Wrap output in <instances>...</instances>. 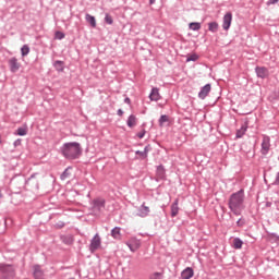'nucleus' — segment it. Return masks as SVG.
Wrapping results in <instances>:
<instances>
[{
    "mask_svg": "<svg viewBox=\"0 0 279 279\" xmlns=\"http://www.w3.org/2000/svg\"><path fill=\"white\" fill-rule=\"evenodd\" d=\"M229 210L235 215V217H240L243 210H245V191L239 190L238 192L230 195L228 201Z\"/></svg>",
    "mask_w": 279,
    "mask_h": 279,
    "instance_id": "1",
    "label": "nucleus"
},
{
    "mask_svg": "<svg viewBox=\"0 0 279 279\" xmlns=\"http://www.w3.org/2000/svg\"><path fill=\"white\" fill-rule=\"evenodd\" d=\"M60 151L66 160H77L82 156V145L77 142L64 143Z\"/></svg>",
    "mask_w": 279,
    "mask_h": 279,
    "instance_id": "2",
    "label": "nucleus"
},
{
    "mask_svg": "<svg viewBox=\"0 0 279 279\" xmlns=\"http://www.w3.org/2000/svg\"><path fill=\"white\" fill-rule=\"evenodd\" d=\"M14 275L12 265L0 264V279H12Z\"/></svg>",
    "mask_w": 279,
    "mask_h": 279,
    "instance_id": "3",
    "label": "nucleus"
},
{
    "mask_svg": "<svg viewBox=\"0 0 279 279\" xmlns=\"http://www.w3.org/2000/svg\"><path fill=\"white\" fill-rule=\"evenodd\" d=\"M89 204L94 213H101L106 208V199L102 197L94 198Z\"/></svg>",
    "mask_w": 279,
    "mask_h": 279,
    "instance_id": "4",
    "label": "nucleus"
},
{
    "mask_svg": "<svg viewBox=\"0 0 279 279\" xmlns=\"http://www.w3.org/2000/svg\"><path fill=\"white\" fill-rule=\"evenodd\" d=\"M270 149H271V137H269V135H263L262 149H260L262 156H267Z\"/></svg>",
    "mask_w": 279,
    "mask_h": 279,
    "instance_id": "5",
    "label": "nucleus"
},
{
    "mask_svg": "<svg viewBox=\"0 0 279 279\" xmlns=\"http://www.w3.org/2000/svg\"><path fill=\"white\" fill-rule=\"evenodd\" d=\"M98 247H101V238L99 236L98 233H96L90 241L89 252H92L93 254L94 252H97Z\"/></svg>",
    "mask_w": 279,
    "mask_h": 279,
    "instance_id": "6",
    "label": "nucleus"
},
{
    "mask_svg": "<svg viewBox=\"0 0 279 279\" xmlns=\"http://www.w3.org/2000/svg\"><path fill=\"white\" fill-rule=\"evenodd\" d=\"M9 69L11 73H17L19 69H21V63H19V59H16V57L9 59Z\"/></svg>",
    "mask_w": 279,
    "mask_h": 279,
    "instance_id": "7",
    "label": "nucleus"
},
{
    "mask_svg": "<svg viewBox=\"0 0 279 279\" xmlns=\"http://www.w3.org/2000/svg\"><path fill=\"white\" fill-rule=\"evenodd\" d=\"M255 73H256L257 77H260V80H265V78L269 77V70L265 66H256Z\"/></svg>",
    "mask_w": 279,
    "mask_h": 279,
    "instance_id": "8",
    "label": "nucleus"
},
{
    "mask_svg": "<svg viewBox=\"0 0 279 279\" xmlns=\"http://www.w3.org/2000/svg\"><path fill=\"white\" fill-rule=\"evenodd\" d=\"M150 209L149 207L145 206V203H143L138 208H137V217H141L142 219H145V217H149Z\"/></svg>",
    "mask_w": 279,
    "mask_h": 279,
    "instance_id": "9",
    "label": "nucleus"
},
{
    "mask_svg": "<svg viewBox=\"0 0 279 279\" xmlns=\"http://www.w3.org/2000/svg\"><path fill=\"white\" fill-rule=\"evenodd\" d=\"M232 25V14L228 12L225 14L223 20H222V28L228 32L230 29V26Z\"/></svg>",
    "mask_w": 279,
    "mask_h": 279,
    "instance_id": "10",
    "label": "nucleus"
},
{
    "mask_svg": "<svg viewBox=\"0 0 279 279\" xmlns=\"http://www.w3.org/2000/svg\"><path fill=\"white\" fill-rule=\"evenodd\" d=\"M210 89H211L210 84H206L205 86H203L198 93V98L206 99L210 94Z\"/></svg>",
    "mask_w": 279,
    "mask_h": 279,
    "instance_id": "11",
    "label": "nucleus"
},
{
    "mask_svg": "<svg viewBox=\"0 0 279 279\" xmlns=\"http://www.w3.org/2000/svg\"><path fill=\"white\" fill-rule=\"evenodd\" d=\"M34 271H33V276L35 279H43L45 278V272L43 271V268H40V265H35L33 267Z\"/></svg>",
    "mask_w": 279,
    "mask_h": 279,
    "instance_id": "12",
    "label": "nucleus"
},
{
    "mask_svg": "<svg viewBox=\"0 0 279 279\" xmlns=\"http://www.w3.org/2000/svg\"><path fill=\"white\" fill-rule=\"evenodd\" d=\"M193 276H195V271H194L193 268H191V267L185 268V269L181 272V278H182V279H191V278H193Z\"/></svg>",
    "mask_w": 279,
    "mask_h": 279,
    "instance_id": "13",
    "label": "nucleus"
},
{
    "mask_svg": "<svg viewBox=\"0 0 279 279\" xmlns=\"http://www.w3.org/2000/svg\"><path fill=\"white\" fill-rule=\"evenodd\" d=\"M150 101H160V93L157 87H154L149 94Z\"/></svg>",
    "mask_w": 279,
    "mask_h": 279,
    "instance_id": "14",
    "label": "nucleus"
},
{
    "mask_svg": "<svg viewBox=\"0 0 279 279\" xmlns=\"http://www.w3.org/2000/svg\"><path fill=\"white\" fill-rule=\"evenodd\" d=\"M179 201L175 199L171 205V217H178V214L180 213V207L178 206Z\"/></svg>",
    "mask_w": 279,
    "mask_h": 279,
    "instance_id": "15",
    "label": "nucleus"
},
{
    "mask_svg": "<svg viewBox=\"0 0 279 279\" xmlns=\"http://www.w3.org/2000/svg\"><path fill=\"white\" fill-rule=\"evenodd\" d=\"M111 236L116 239V241H121V229L120 227H116L111 230Z\"/></svg>",
    "mask_w": 279,
    "mask_h": 279,
    "instance_id": "16",
    "label": "nucleus"
},
{
    "mask_svg": "<svg viewBox=\"0 0 279 279\" xmlns=\"http://www.w3.org/2000/svg\"><path fill=\"white\" fill-rule=\"evenodd\" d=\"M245 132H247V124H243L241 129H239L235 133L236 138H243L245 136Z\"/></svg>",
    "mask_w": 279,
    "mask_h": 279,
    "instance_id": "17",
    "label": "nucleus"
},
{
    "mask_svg": "<svg viewBox=\"0 0 279 279\" xmlns=\"http://www.w3.org/2000/svg\"><path fill=\"white\" fill-rule=\"evenodd\" d=\"M156 175L158 180H165V166L160 165L157 167Z\"/></svg>",
    "mask_w": 279,
    "mask_h": 279,
    "instance_id": "18",
    "label": "nucleus"
},
{
    "mask_svg": "<svg viewBox=\"0 0 279 279\" xmlns=\"http://www.w3.org/2000/svg\"><path fill=\"white\" fill-rule=\"evenodd\" d=\"M85 20H86V22L87 23H89V25L92 26V27H97V20L95 19V16H93V15H90V14H86L85 15Z\"/></svg>",
    "mask_w": 279,
    "mask_h": 279,
    "instance_id": "19",
    "label": "nucleus"
},
{
    "mask_svg": "<svg viewBox=\"0 0 279 279\" xmlns=\"http://www.w3.org/2000/svg\"><path fill=\"white\" fill-rule=\"evenodd\" d=\"M53 66L56 71L62 72L64 71V61L57 60L54 61Z\"/></svg>",
    "mask_w": 279,
    "mask_h": 279,
    "instance_id": "20",
    "label": "nucleus"
},
{
    "mask_svg": "<svg viewBox=\"0 0 279 279\" xmlns=\"http://www.w3.org/2000/svg\"><path fill=\"white\" fill-rule=\"evenodd\" d=\"M126 124H128V128H134V125H136V116L134 114L129 116Z\"/></svg>",
    "mask_w": 279,
    "mask_h": 279,
    "instance_id": "21",
    "label": "nucleus"
},
{
    "mask_svg": "<svg viewBox=\"0 0 279 279\" xmlns=\"http://www.w3.org/2000/svg\"><path fill=\"white\" fill-rule=\"evenodd\" d=\"M208 29L209 32H211L213 34H216V32H218L219 29V24L217 22H210L208 24Z\"/></svg>",
    "mask_w": 279,
    "mask_h": 279,
    "instance_id": "22",
    "label": "nucleus"
},
{
    "mask_svg": "<svg viewBox=\"0 0 279 279\" xmlns=\"http://www.w3.org/2000/svg\"><path fill=\"white\" fill-rule=\"evenodd\" d=\"M233 247L234 250H241V247H243V240H241V238H234Z\"/></svg>",
    "mask_w": 279,
    "mask_h": 279,
    "instance_id": "23",
    "label": "nucleus"
},
{
    "mask_svg": "<svg viewBox=\"0 0 279 279\" xmlns=\"http://www.w3.org/2000/svg\"><path fill=\"white\" fill-rule=\"evenodd\" d=\"M190 29H192V32H199L202 24L199 22H192L190 23Z\"/></svg>",
    "mask_w": 279,
    "mask_h": 279,
    "instance_id": "24",
    "label": "nucleus"
},
{
    "mask_svg": "<svg viewBox=\"0 0 279 279\" xmlns=\"http://www.w3.org/2000/svg\"><path fill=\"white\" fill-rule=\"evenodd\" d=\"M21 53H22V57H23V58H25V56H29V46L24 45V46L21 48Z\"/></svg>",
    "mask_w": 279,
    "mask_h": 279,
    "instance_id": "25",
    "label": "nucleus"
},
{
    "mask_svg": "<svg viewBox=\"0 0 279 279\" xmlns=\"http://www.w3.org/2000/svg\"><path fill=\"white\" fill-rule=\"evenodd\" d=\"M168 121H169V116L162 114V116L159 118V125H160V128H162V125H165V123H167Z\"/></svg>",
    "mask_w": 279,
    "mask_h": 279,
    "instance_id": "26",
    "label": "nucleus"
},
{
    "mask_svg": "<svg viewBox=\"0 0 279 279\" xmlns=\"http://www.w3.org/2000/svg\"><path fill=\"white\" fill-rule=\"evenodd\" d=\"M16 134H17V136H27V129H25V128H19V129L16 130Z\"/></svg>",
    "mask_w": 279,
    "mask_h": 279,
    "instance_id": "27",
    "label": "nucleus"
},
{
    "mask_svg": "<svg viewBox=\"0 0 279 279\" xmlns=\"http://www.w3.org/2000/svg\"><path fill=\"white\" fill-rule=\"evenodd\" d=\"M105 23H107V25H112V23H114V20H112L110 14L106 13Z\"/></svg>",
    "mask_w": 279,
    "mask_h": 279,
    "instance_id": "28",
    "label": "nucleus"
},
{
    "mask_svg": "<svg viewBox=\"0 0 279 279\" xmlns=\"http://www.w3.org/2000/svg\"><path fill=\"white\" fill-rule=\"evenodd\" d=\"M198 59L199 57L197 54H191L187 57L186 62H197Z\"/></svg>",
    "mask_w": 279,
    "mask_h": 279,
    "instance_id": "29",
    "label": "nucleus"
},
{
    "mask_svg": "<svg viewBox=\"0 0 279 279\" xmlns=\"http://www.w3.org/2000/svg\"><path fill=\"white\" fill-rule=\"evenodd\" d=\"M126 245L131 250V252H136V250H138V243H136V245L134 246L132 242H128Z\"/></svg>",
    "mask_w": 279,
    "mask_h": 279,
    "instance_id": "30",
    "label": "nucleus"
},
{
    "mask_svg": "<svg viewBox=\"0 0 279 279\" xmlns=\"http://www.w3.org/2000/svg\"><path fill=\"white\" fill-rule=\"evenodd\" d=\"M71 173L69 172V168H66L62 174H61V180H66V178H70Z\"/></svg>",
    "mask_w": 279,
    "mask_h": 279,
    "instance_id": "31",
    "label": "nucleus"
},
{
    "mask_svg": "<svg viewBox=\"0 0 279 279\" xmlns=\"http://www.w3.org/2000/svg\"><path fill=\"white\" fill-rule=\"evenodd\" d=\"M54 38H57V40H63V38H64V33H62V32H60V31L56 32Z\"/></svg>",
    "mask_w": 279,
    "mask_h": 279,
    "instance_id": "32",
    "label": "nucleus"
},
{
    "mask_svg": "<svg viewBox=\"0 0 279 279\" xmlns=\"http://www.w3.org/2000/svg\"><path fill=\"white\" fill-rule=\"evenodd\" d=\"M135 154H136V156H141V158H143V159L147 158L143 150H136Z\"/></svg>",
    "mask_w": 279,
    "mask_h": 279,
    "instance_id": "33",
    "label": "nucleus"
},
{
    "mask_svg": "<svg viewBox=\"0 0 279 279\" xmlns=\"http://www.w3.org/2000/svg\"><path fill=\"white\" fill-rule=\"evenodd\" d=\"M275 186H279V171L276 174L275 181L272 183Z\"/></svg>",
    "mask_w": 279,
    "mask_h": 279,
    "instance_id": "34",
    "label": "nucleus"
},
{
    "mask_svg": "<svg viewBox=\"0 0 279 279\" xmlns=\"http://www.w3.org/2000/svg\"><path fill=\"white\" fill-rule=\"evenodd\" d=\"M279 0H268L267 5H276Z\"/></svg>",
    "mask_w": 279,
    "mask_h": 279,
    "instance_id": "35",
    "label": "nucleus"
},
{
    "mask_svg": "<svg viewBox=\"0 0 279 279\" xmlns=\"http://www.w3.org/2000/svg\"><path fill=\"white\" fill-rule=\"evenodd\" d=\"M63 243H66L68 245H71V243H73V239H71V238H69L68 240L63 239Z\"/></svg>",
    "mask_w": 279,
    "mask_h": 279,
    "instance_id": "36",
    "label": "nucleus"
},
{
    "mask_svg": "<svg viewBox=\"0 0 279 279\" xmlns=\"http://www.w3.org/2000/svg\"><path fill=\"white\" fill-rule=\"evenodd\" d=\"M143 151H144V154H145V156L147 158V155L149 154V146H145Z\"/></svg>",
    "mask_w": 279,
    "mask_h": 279,
    "instance_id": "37",
    "label": "nucleus"
},
{
    "mask_svg": "<svg viewBox=\"0 0 279 279\" xmlns=\"http://www.w3.org/2000/svg\"><path fill=\"white\" fill-rule=\"evenodd\" d=\"M117 114H118V117H123V110L122 109H118Z\"/></svg>",
    "mask_w": 279,
    "mask_h": 279,
    "instance_id": "38",
    "label": "nucleus"
},
{
    "mask_svg": "<svg viewBox=\"0 0 279 279\" xmlns=\"http://www.w3.org/2000/svg\"><path fill=\"white\" fill-rule=\"evenodd\" d=\"M271 205H272L271 202H266V203H265V208H271Z\"/></svg>",
    "mask_w": 279,
    "mask_h": 279,
    "instance_id": "39",
    "label": "nucleus"
},
{
    "mask_svg": "<svg viewBox=\"0 0 279 279\" xmlns=\"http://www.w3.org/2000/svg\"><path fill=\"white\" fill-rule=\"evenodd\" d=\"M137 136H138V138H144L145 137V131L142 132V133H138Z\"/></svg>",
    "mask_w": 279,
    "mask_h": 279,
    "instance_id": "40",
    "label": "nucleus"
},
{
    "mask_svg": "<svg viewBox=\"0 0 279 279\" xmlns=\"http://www.w3.org/2000/svg\"><path fill=\"white\" fill-rule=\"evenodd\" d=\"M19 145H21V140H16V141L14 142V146H15V147H19Z\"/></svg>",
    "mask_w": 279,
    "mask_h": 279,
    "instance_id": "41",
    "label": "nucleus"
},
{
    "mask_svg": "<svg viewBox=\"0 0 279 279\" xmlns=\"http://www.w3.org/2000/svg\"><path fill=\"white\" fill-rule=\"evenodd\" d=\"M236 226H238L239 228H241V226H243V222L241 221V219H239V220L236 221Z\"/></svg>",
    "mask_w": 279,
    "mask_h": 279,
    "instance_id": "42",
    "label": "nucleus"
},
{
    "mask_svg": "<svg viewBox=\"0 0 279 279\" xmlns=\"http://www.w3.org/2000/svg\"><path fill=\"white\" fill-rule=\"evenodd\" d=\"M57 228H64V222L57 223Z\"/></svg>",
    "mask_w": 279,
    "mask_h": 279,
    "instance_id": "43",
    "label": "nucleus"
},
{
    "mask_svg": "<svg viewBox=\"0 0 279 279\" xmlns=\"http://www.w3.org/2000/svg\"><path fill=\"white\" fill-rule=\"evenodd\" d=\"M124 104H132V101L130 100V98L126 97V98L124 99Z\"/></svg>",
    "mask_w": 279,
    "mask_h": 279,
    "instance_id": "44",
    "label": "nucleus"
},
{
    "mask_svg": "<svg viewBox=\"0 0 279 279\" xmlns=\"http://www.w3.org/2000/svg\"><path fill=\"white\" fill-rule=\"evenodd\" d=\"M150 5H154L156 3V0H149Z\"/></svg>",
    "mask_w": 279,
    "mask_h": 279,
    "instance_id": "45",
    "label": "nucleus"
},
{
    "mask_svg": "<svg viewBox=\"0 0 279 279\" xmlns=\"http://www.w3.org/2000/svg\"><path fill=\"white\" fill-rule=\"evenodd\" d=\"M0 197H3V194H1V192H0Z\"/></svg>",
    "mask_w": 279,
    "mask_h": 279,
    "instance_id": "46",
    "label": "nucleus"
},
{
    "mask_svg": "<svg viewBox=\"0 0 279 279\" xmlns=\"http://www.w3.org/2000/svg\"><path fill=\"white\" fill-rule=\"evenodd\" d=\"M87 197H90V193L87 194Z\"/></svg>",
    "mask_w": 279,
    "mask_h": 279,
    "instance_id": "47",
    "label": "nucleus"
}]
</instances>
